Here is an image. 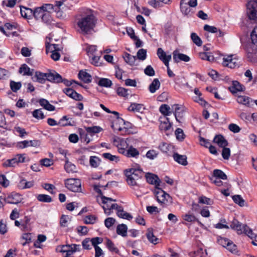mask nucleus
I'll return each instance as SVG.
<instances>
[{
    "mask_svg": "<svg viewBox=\"0 0 257 257\" xmlns=\"http://www.w3.org/2000/svg\"><path fill=\"white\" fill-rule=\"evenodd\" d=\"M97 19L93 12L87 10L78 16L76 24L79 29V32L84 35L90 34L96 24Z\"/></svg>",
    "mask_w": 257,
    "mask_h": 257,
    "instance_id": "1",
    "label": "nucleus"
},
{
    "mask_svg": "<svg viewBox=\"0 0 257 257\" xmlns=\"http://www.w3.org/2000/svg\"><path fill=\"white\" fill-rule=\"evenodd\" d=\"M61 79V75L55 71L49 73H42L36 71L35 76L32 77L34 81H37L42 84L45 83L46 80L53 82H58Z\"/></svg>",
    "mask_w": 257,
    "mask_h": 257,
    "instance_id": "2",
    "label": "nucleus"
},
{
    "mask_svg": "<svg viewBox=\"0 0 257 257\" xmlns=\"http://www.w3.org/2000/svg\"><path fill=\"white\" fill-rule=\"evenodd\" d=\"M127 184L132 186H139V182L143 175V171L139 169L131 168L124 171Z\"/></svg>",
    "mask_w": 257,
    "mask_h": 257,
    "instance_id": "3",
    "label": "nucleus"
},
{
    "mask_svg": "<svg viewBox=\"0 0 257 257\" xmlns=\"http://www.w3.org/2000/svg\"><path fill=\"white\" fill-rule=\"evenodd\" d=\"M251 39L252 44L247 48V51L248 53V57L252 58L253 57L254 55L256 56L257 53V26L255 27L251 34Z\"/></svg>",
    "mask_w": 257,
    "mask_h": 257,
    "instance_id": "4",
    "label": "nucleus"
},
{
    "mask_svg": "<svg viewBox=\"0 0 257 257\" xmlns=\"http://www.w3.org/2000/svg\"><path fill=\"white\" fill-rule=\"evenodd\" d=\"M25 154H19L14 156L11 159H8L3 163V166L5 168H13L18 165L19 163L25 162L26 157Z\"/></svg>",
    "mask_w": 257,
    "mask_h": 257,
    "instance_id": "5",
    "label": "nucleus"
},
{
    "mask_svg": "<svg viewBox=\"0 0 257 257\" xmlns=\"http://www.w3.org/2000/svg\"><path fill=\"white\" fill-rule=\"evenodd\" d=\"M154 193L155 194L157 201L162 206H164L169 202H171L172 199L171 196L160 188L158 187L156 189Z\"/></svg>",
    "mask_w": 257,
    "mask_h": 257,
    "instance_id": "6",
    "label": "nucleus"
},
{
    "mask_svg": "<svg viewBox=\"0 0 257 257\" xmlns=\"http://www.w3.org/2000/svg\"><path fill=\"white\" fill-rule=\"evenodd\" d=\"M222 64L224 67L232 69L238 67L240 62L234 55H224L222 58Z\"/></svg>",
    "mask_w": 257,
    "mask_h": 257,
    "instance_id": "7",
    "label": "nucleus"
},
{
    "mask_svg": "<svg viewBox=\"0 0 257 257\" xmlns=\"http://www.w3.org/2000/svg\"><path fill=\"white\" fill-rule=\"evenodd\" d=\"M66 188L69 190L74 192L81 191V182L78 179H67L65 181Z\"/></svg>",
    "mask_w": 257,
    "mask_h": 257,
    "instance_id": "8",
    "label": "nucleus"
},
{
    "mask_svg": "<svg viewBox=\"0 0 257 257\" xmlns=\"http://www.w3.org/2000/svg\"><path fill=\"white\" fill-rule=\"evenodd\" d=\"M247 15L250 20H257V1H250L247 5Z\"/></svg>",
    "mask_w": 257,
    "mask_h": 257,
    "instance_id": "9",
    "label": "nucleus"
},
{
    "mask_svg": "<svg viewBox=\"0 0 257 257\" xmlns=\"http://www.w3.org/2000/svg\"><path fill=\"white\" fill-rule=\"evenodd\" d=\"M171 110L174 113L176 120L179 122V119L183 116L185 108L179 104H175L171 106Z\"/></svg>",
    "mask_w": 257,
    "mask_h": 257,
    "instance_id": "10",
    "label": "nucleus"
},
{
    "mask_svg": "<svg viewBox=\"0 0 257 257\" xmlns=\"http://www.w3.org/2000/svg\"><path fill=\"white\" fill-rule=\"evenodd\" d=\"M159 128L161 131H164L168 135L167 131L171 130L172 124L167 117L164 116L160 118Z\"/></svg>",
    "mask_w": 257,
    "mask_h": 257,
    "instance_id": "11",
    "label": "nucleus"
},
{
    "mask_svg": "<svg viewBox=\"0 0 257 257\" xmlns=\"http://www.w3.org/2000/svg\"><path fill=\"white\" fill-rule=\"evenodd\" d=\"M145 176L148 183L154 185L156 187V189L159 187L160 185L161 181L157 175L148 173L146 174Z\"/></svg>",
    "mask_w": 257,
    "mask_h": 257,
    "instance_id": "12",
    "label": "nucleus"
},
{
    "mask_svg": "<svg viewBox=\"0 0 257 257\" xmlns=\"http://www.w3.org/2000/svg\"><path fill=\"white\" fill-rule=\"evenodd\" d=\"M120 153L124 155L125 156L131 158H137L140 155L139 151L133 146H130L126 150H120Z\"/></svg>",
    "mask_w": 257,
    "mask_h": 257,
    "instance_id": "13",
    "label": "nucleus"
},
{
    "mask_svg": "<svg viewBox=\"0 0 257 257\" xmlns=\"http://www.w3.org/2000/svg\"><path fill=\"white\" fill-rule=\"evenodd\" d=\"M21 199V196L19 193L12 192L7 198L5 197V202L10 204H18Z\"/></svg>",
    "mask_w": 257,
    "mask_h": 257,
    "instance_id": "14",
    "label": "nucleus"
},
{
    "mask_svg": "<svg viewBox=\"0 0 257 257\" xmlns=\"http://www.w3.org/2000/svg\"><path fill=\"white\" fill-rule=\"evenodd\" d=\"M157 55L159 59L162 60L166 66H168L169 62L171 59V55H167L164 50L159 48L157 50Z\"/></svg>",
    "mask_w": 257,
    "mask_h": 257,
    "instance_id": "15",
    "label": "nucleus"
},
{
    "mask_svg": "<svg viewBox=\"0 0 257 257\" xmlns=\"http://www.w3.org/2000/svg\"><path fill=\"white\" fill-rule=\"evenodd\" d=\"M63 92L69 97L76 100H81L83 99L82 96L76 92L72 88H68L63 90Z\"/></svg>",
    "mask_w": 257,
    "mask_h": 257,
    "instance_id": "16",
    "label": "nucleus"
},
{
    "mask_svg": "<svg viewBox=\"0 0 257 257\" xmlns=\"http://www.w3.org/2000/svg\"><path fill=\"white\" fill-rule=\"evenodd\" d=\"M236 101L238 103L248 107H250L253 105V100L245 95L237 96Z\"/></svg>",
    "mask_w": 257,
    "mask_h": 257,
    "instance_id": "17",
    "label": "nucleus"
},
{
    "mask_svg": "<svg viewBox=\"0 0 257 257\" xmlns=\"http://www.w3.org/2000/svg\"><path fill=\"white\" fill-rule=\"evenodd\" d=\"M40 142L37 140L24 141L18 143V146L21 149H24L28 147H37L40 145Z\"/></svg>",
    "mask_w": 257,
    "mask_h": 257,
    "instance_id": "18",
    "label": "nucleus"
},
{
    "mask_svg": "<svg viewBox=\"0 0 257 257\" xmlns=\"http://www.w3.org/2000/svg\"><path fill=\"white\" fill-rule=\"evenodd\" d=\"M120 124H119V122L115 120V121L112 123L111 127L114 130H117L120 132H122V135L131 134L133 133V132L130 128L126 127H122L120 126Z\"/></svg>",
    "mask_w": 257,
    "mask_h": 257,
    "instance_id": "19",
    "label": "nucleus"
},
{
    "mask_svg": "<svg viewBox=\"0 0 257 257\" xmlns=\"http://www.w3.org/2000/svg\"><path fill=\"white\" fill-rule=\"evenodd\" d=\"M173 56L174 61L177 63H178L179 61L188 62L190 60L189 56L182 53H179L177 50H175L173 52Z\"/></svg>",
    "mask_w": 257,
    "mask_h": 257,
    "instance_id": "20",
    "label": "nucleus"
},
{
    "mask_svg": "<svg viewBox=\"0 0 257 257\" xmlns=\"http://www.w3.org/2000/svg\"><path fill=\"white\" fill-rule=\"evenodd\" d=\"M245 225L239 222L237 220L234 219L232 221L230 227L236 230L238 234H240L244 232Z\"/></svg>",
    "mask_w": 257,
    "mask_h": 257,
    "instance_id": "21",
    "label": "nucleus"
},
{
    "mask_svg": "<svg viewBox=\"0 0 257 257\" xmlns=\"http://www.w3.org/2000/svg\"><path fill=\"white\" fill-rule=\"evenodd\" d=\"M173 157L176 162L182 165L186 166L188 164L187 156L186 155H181L177 153H175L173 154Z\"/></svg>",
    "mask_w": 257,
    "mask_h": 257,
    "instance_id": "22",
    "label": "nucleus"
},
{
    "mask_svg": "<svg viewBox=\"0 0 257 257\" xmlns=\"http://www.w3.org/2000/svg\"><path fill=\"white\" fill-rule=\"evenodd\" d=\"M213 142L217 144L221 148H224V147L228 145L227 141L221 135H216L213 139Z\"/></svg>",
    "mask_w": 257,
    "mask_h": 257,
    "instance_id": "23",
    "label": "nucleus"
},
{
    "mask_svg": "<svg viewBox=\"0 0 257 257\" xmlns=\"http://www.w3.org/2000/svg\"><path fill=\"white\" fill-rule=\"evenodd\" d=\"M78 78L84 83H89L91 82V76L86 70H80L78 75Z\"/></svg>",
    "mask_w": 257,
    "mask_h": 257,
    "instance_id": "24",
    "label": "nucleus"
},
{
    "mask_svg": "<svg viewBox=\"0 0 257 257\" xmlns=\"http://www.w3.org/2000/svg\"><path fill=\"white\" fill-rule=\"evenodd\" d=\"M38 102L41 106L48 111H53L55 109L54 105L51 104L47 100L44 98L39 99Z\"/></svg>",
    "mask_w": 257,
    "mask_h": 257,
    "instance_id": "25",
    "label": "nucleus"
},
{
    "mask_svg": "<svg viewBox=\"0 0 257 257\" xmlns=\"http://www.w3.org/2000/svg\"><path fill=\"white\" fill-rule=\"evenodd\" d=\"M21 16L26 19H30L33 16V11L30 8L25 7H21L20 8Z\"/></svg>",
    "mask_w": 257,
    "mask_h": 257,
    "instance_id": "26",
    "label": "nucleus"
},
{
    "mask_svg": "<svg viewBox=\"0 0 257 257\" xmlns=\"http://www.w3.org/2000/svg\"><path fill=\"white\" fill-rule=\"evenodd\" d=\"M128 109L131 111L143 112L145 109V107H144V105L142 104L133 103L130 105L128 108Z\"/></svg>",
    "mask_w": 257,
    "mask_h": 257,
    "instance_id": "27",
    "label": "nucleus"
},
{
    "mask_svg": "<svg viewBox=\"0 0 257 257\" xmlns=\"http://www.w3.org/2000/svg\"><path fill=\"white\" fill-rule=\"evenodd\" d=\"M146 236L149 241L154 244H156L158 243L159 239L154 235L153 229L152 228H148L146 233Z\"/></svg>",
    "mask_w": 257,
    "mask_h": 257,
    "instance_id": "28",
    "label": "nucleus"
},
{
    "mask_svg": "<svg viewBox=\"0 0 257 257\" xmlns=\"http://www.w3.org/2000/svg\"><path fill=\"white\" fill-rule=\"evenodd\" d=\"M66 158L65 164L64 166V168L65 171L69 173H75L76 172V168L75 165L70 162L68 160V159L67 157Z\"/></svg>",
    "mask_w": 257,
    "mask_h": 257,
    "instance_id": "29",
    "label": "nucleus"
},
{
    "mask_svg": "<svg viewBox=\"0 0 257 257\" xmlns=\"http://www.w3.org/2000/svg\"><path fill=\"white\" fill-rule=\"evenodd\" d=\"M160 85L161 83L159 79L155 78L149 85V90L151 93H154L159 89Z\"/></svg>",
    "mask_w": 257,
    "mask_h": 257,
    "instance_id": "30",
    "label": "nucleus"
},
{
    "mask_svg": "<svg viewBox=\"0 0 257 257\" xmlns=\"http://www.w3.org/2000/svg\"><path fill=\"white\" fill-rule=\"evenodd\" d=\"M46 12L41 7H38L33 11V16L37 20H40Z\"/></svg>",
    "mask_w": 257,
    "mask_h": 257,
    "instance_id": "31",
    "label": "nucleus"
},
{
    "mask_svg": "<svg viewBox=\"0 0 257 257\" xmlns=\"http://www.w3.org/2000/svg\"><path fill=\"white\" fill-rule=\"evenodd\" d=\"M159 110L160 112L164 115V116L165 117L169 115L172 112L171 107L166 104H162L159 108Z\"/></svg>",
    "mask_w": 257,
    "mask_h": 257,
    "instance_id": "32",
    "label": "nucleus"
},
{
    "mask_svg": "<svg viewBox=\"0 0 257 257\" xmlns=\"http://www.w3.org/2000/svg\"><path fill=\"white\" fill-rule=\"evenodd\" d=\"M127 227L124 224H121L117 225L116 227V233L123 237L127 235Z\"/></svg>",
    "mask_w": 257,
    "mask_h": 257,
    "instance_id": "33",
    "label": "nucleus"
},
{
    "mask_svg": "<svg viewBox=\"0 0 257 257\" xmlns=\"http://www.w3.org/2000/svg\"><path fill=\"white\" fill-rule=\"evenodd\" d=\"M229 90L233 93H236L238 91L242 90V86L237 81H233L232 86L229 87Z\"/></svg>",
    "mask_w": 257,
    "mask_h": 257,
    "instance_id": "34",
    "label": "nucleus"
},
{
    "mask_svg": "<svg viewBox=\"0 0 257 257\" xmlns=\"http://www.w3.org/2000/svg\"><path fill=\"white\" fill-rule=\"evenodd\" d=\"M34 69L31 70L30 68L25 64L22 65L19 69L20 73H23L24 75L32 76Z\"/></svg>",
    "mask_w": 257,
    "mask_h": 257,
    "instance_id": "35",
    "label": "nucleus"
},
{
    "mask_svg": "<svg viewBox=\"0 0 257 257\" xmlns=\"http://www.w3.org/2000/svg\"><path fill=\"white\" fill-rule=\"evenodd\" d=\"M117 215L121 218L126 219L130 220L133 218V216L128 213L124 211L122 207L121 206L116 212Z\"/></svg>",
    "mask_w": 257,
    "mask_h": 257,
    "instance_id": "36",
    "label": "nucleus"
},
{
    "mask_svg": "<svg viewBox=\"0 0 257 257\" xmlns=\"http://www.w3.org/2000/svg\"><path fill=\"white\" fill-rule=\"evenodd\" d=\"M125 62L130 65H135V62L137 59L136 56L131 55L128 53H125L123 56Z\"/></svg>",
    "mask_w": 257,
    "mask_h": 257,
    "instance_id": "37",
    "label": "nucleus"
},
{
    "mask_svg": "<svg viewBox=\"0 0 257 257\" xmlns=\"http://www.w3.org/2000/svg\"><path fill=\"white\" fill-rule=\"evenodd\" d=\"M182 218L185 221L189 222H193L195 221H197L199 224L203 225V224L197 219L196 217L194 215L190 214L189 213L183 215Z\"/></svg>",
    "mask_w": 257,
    "mask_h": 257,
    "instance_id": "38",
    "label": "nucleus"
},
{
    "mask_svg": "<svg viewBox=\"0 0 257 257\" xmlns=\"http://www.w3.org/2000/svg\"><path fill=\"white\" fill-rule=\"evenodd\" d=\"M85 130L87 133L90 135H92L99 133L102 130V128L98 126H93L91 127H86Z\"/></svg>",
    "mask_w": 257,
    "mask_h": 257,
    "instance_id": "39",
    "label": "nucleus"
},
{
    "mask_svg": "<svg viewBox=\"0 0 257 257\" xmlns=\"http://www.w3.org/2000/svg\"><path fill=\"white\" fill-rule=\"evenodd\" d=\"M190 7L189 5H187L186 3H180V4L181 12L184 15L188 16L190 15L191 12Z\"/></svg>",
    "mask_w": 257,
    "mask_h": 257,
    "instance_id": "40",
    "label": "nucleus"
},
{
    "mask_svg": "<svg viewBox=\"0 0 257 257\" xmlns=\"http://www.w3.org/2000/svg\"><path fill=\"white\" fill-rule=\"evenodd\" d=\"M68 247L69 248L68 252L67 254H66V256L65 257H68L71 255L73 252L79 250L80 246V245H77L75 244H72L71 245H68Z\"/></svg>",
    "mask_w": 257,
    "mask_h": 257,
    "instance_id": "41",
    "label": "nucleus"
},
{
    "mask_svg": "<svg viewBox=\"0 0 257 257\" xmlns=\"http://www.w3.org/2000/svg\"><path fill=\"white\" fill-rule=\"evenodd\" d=\"M233 201L240 207H243L245 205V200L239 195H235L232 197Z\"/></svg>",
    "mask_w": 257,
    "mask_h": 257,
    "instance_id": "42",
    "label": "nucleus"
},
{
    "mask_svg": "<svg viewBox=\"0 0 257 257\" xmlns=\"http://www.w3.org/2000/svg\"><path fill=\"white\" fill-rule=\"evenodd\" d=\"M213 176L214 177L216 178L221 179L223 180L227 179V176L226 175V174L220 170H214L213 171Z\"/></svg>",
    "mask_w": 257,
    "mask_h": 257,
    "instance_id": "43",
    "label": "nucleus"
},
{
    "mask_svg": "<svg viewBox=\"0 0 257 257\" xmlns=\"http://www.w3.org/2000/svg\"><path fill=\"white\" fill-rule=\"evenodd\" d=\"M112 84L111 81L107 78H101L98 82L99 86L105 87H110Z\"/></svg>",
    "mask_w": 257,
    "mask_h": 257,
    "instance_id": "44",
    "label": "nucleus"
},
{
    "mask_svg": "<svg viewBox=\"0 0 257 257\" xmlns=\"http://www.w3.org/2000/svg\"><path fill=\"white\" fill-rule=\"evenodd\" d=\"M40 20L47 25H51L53 24V20L50 14L48 12H46V13L43 15V18H42Z\"/></svg>",
    "mask_w": 257,
    "mask_h": 257,
    "instance_id": "45",
    "label": "nucleus"
},
{
    "mask_svg": "<svg viewBox=\"0 0 257 257\" xmlns=\"http://www.w3.org/2000/svg\"><path fill=\"white\" fill-rule=\"evenodd\" d=\"M191 39L197 46H201L202 45V40L195 33H192L191 34Z\"/></svg>",
    "mask_w": 257,
    "mask_h": 257,
    "instance_id": "46",
    "label": "nucleus"
},
{
    "mask_svg": "<svg viewBox=\"0 0 257 257\" xmlns=\"http://www.w3.org/2000/svg\"><path fill=\"white\" fill-rule=\"evenodd\" d=\"M106 246L108 249L115 253H118L119 251L118 249L115 246L114 244L109 239L106 240Z\"/></svg>",
    "mask_w": 257,
    "mask_h": 257,
    "instance_id": "47",
    "label": "nucleus"
},
{
    "mask_svg": "<svg viewBox=\"0 0 257 257\" xmlns=\"http://www.w3.org/2000/svg\"><path fill=\"white\" fill-rule=\"evenodd\" d=\"M37 199L41 202L49 203L52 201V198L48 195L39 194L37 196Z\"/></svg>",
    "mask_w": 257,
    "mask_h": 257,
    "instance_id": "48",
    "label": "nucleus"
},
{
    "mask_svg": "<svg viewBox=\"0 0 257 257\" xmlns=\"http://www.w3.org/2000/svg\"><path fill=\"white\" fill-rule=\"evenodd\" d=\"M32 115L34 117L38 119L45 118V115L41 108L34 110L32 112Z\"/></svg>",
    "mask_w": 257,
    "mask_h": 257,
    "instance_id": "49",
    "label": "nucleus"
},
{
    "mask_svg": "<svg viewBox=\"0 0 257 257\" xmlns=\"http://www.w3.org/2000/svg\"><path fill=\"white\" fill-rule=\"evenodd\" d=\"M102 157L105 159L108 160L110 161H114L115 162H117L119 160L118 157L115 155H112L110 153H103L102 155Z\"/></svg>",
    "mask_w": 257,
    "mask_h": 257,
    "instance_id": "50",
    "label": "nucleus"
},
{
    "mask_svg": "<svg viewBox=\"0 0 257 257\" xmlns=\"http://www.w3.org/2000/svg\"><path fill=\"white\" fill-rule=\"evenodd\" d=\"M100 159L96 156H91L90 158V165L91 167L96 168L100 164Z\"/></svg>",
    "mask_w": 257,
    "mask_h": 257,
    "instance_id": "51",
    "label": "nucleus"
},
{
    "mask_svg": "<svg viewBox=\"0 0 257 257\" xmlns=\"http://www.w3.org/2000/svg\"><path fill=\"white\" fill-rule=\"evenodd\" d=\"M130 91L127 89H125L123 87H119L117 89V93L118 95L122 97H127L130 95V93L128 92Z\"/></svg>",
    "mask_w": 257,
    "mask_h": 257,
    "instance_id": "52",
    "label": "nucleus"
},
{
    "mask_svg": "<svg viewBox=\"0 0 257 257\" xmlns=\"http://www.w3.org/2000/svg\"><path fill=\"white\" fill-rule=\"evenodd\" d=\"M175 135L176 136V139L180 141H182L183 140H184L185 137V135H184V132H183V131L182 129L180 128H178L176 129V130L175 131Z\"/></svg>",
    "mask_w": 257,
    "mask_h": 257,
    "instance_id": "53",
    "label": "nucleus"
},
{
    "mask_svg": "<svg viewBox=\"0 0 257 257\" xmlns=\"http://www.w3.org/2000/svg\"><path fill=\"white\" fill-rule=\"evenodd\" d=\"M159 153L154 150H151L146 153V157L149 159L153 160L157 157Z\"/></svg>",
    "mask_w": 257,
    "mask_h": 257,
    "instance_id": "54",
    "label": "nucleus"
},
{
    "mask_svg": "<svg viewBox=\"0 0 257 257\" xmlns=\"http://www.w3.org/2000/svg\"><path fill=\"white\" fill-rule=\"evenodd\" d=\"M90 242L91 245H93L95 248V247L98 246L97 245L98 244H100L103 242V238L99 237H93L90 239Z\"/></svg>",
    "mask_w": 257,
    "mask_h": 257,
    "instance_id": "55",
    "label": "nucleus"
},
{
    "mask_svg": "<svg viewBox=\"0 0 257 257\" xmlns=\"http://www.w3.org/2000/svg\"><path fill=\"white\" fill-rule=\"evenodd\" d=\"M199 56L202 60H207L208 61H212L214 60L213 56L206 52L200 53Z\"/></svg>",
    "mask_w": 257,
    "mask_h": 257,
    "instance_id": "56",
    "label": "nucleus"
},
{
    "mask_svg": "<svg viewBox=\"0 0 257 257\" xmlns=\"http://www.w3.org/2000/svg\"><path fill=\"white\" fill-rule=\"evenodd\" d=\"M222 148L221 155L223 158L225 160H228L230 156V149L225 147Z\"/></svg>",
    "mask_w": 257,
    "mask_h": 257,
    "instance_id": "57",
    "label": "nucleus"
},
{
    "mask_svg": "<svg viewBox=\"0 0 257 257\" xmlns=\"http://www.w3.org/2000/svg\"><path fill=\"white\" fill-rule=\"evenodd\" d=\"M21 86L22 84L21 82H16L12 81L10 83L11 88L14 92H17L21 88Z\"/></svg>",
    "mask_w": 257,
    "mask_h": 257,
    "instance_id": "58",
    "label": "nucleus"
},
{
    "mask_svg": "<svg viewBox=\"0 0 257 257\" xmlns=\"http://www.w3.org/2000/svg\"><path fill=\"white\" fill-rule=\"evenodd\" d=\"M128 145L127 144L126 141L123 139H121L120 143H119V147H118V152L120 153V150H126V149L128 148Z\"/></svg>",
    "mask_w": 257,
    "mask_h": 257,
    "instance_id": "59",
    "label": "nucleus"
},
{
    "mask_svg": "<svg viewBox=\"0 0 257 257\" xmlns=\"http://www.w3.org/2000/svg\"><path fill=\"white\" fill-rule=\"evenodd\" d=\"M147 51L144 49H140L137 52V57L141 60H144L146 58Z\"/></svg>",
    "mask_w": 257,
    "mask_h": 257,
    "instance_id": "60",
    "label": "nucleus"
},
{
    "mask_svg": "<svg viewBox=\"0 0 257 257\" xmlns=\"http://www.w3.org/2000/svg\"><path fill=\"white\" fill-rule=\"evenodd\" d=\"M144 73L146 75L149 76H153L155 74V70L151 65L147 66L144 70Z\"/></svg>",
    "mask_w": 257,
    "mask_h": 257,
    "instance_id": "61",
    "label": "nucleus"
},
{
    "mask_svg": "<svg viewBox=\"0 0 257 257\" xmlns=\"http://www.w3.org/2000/svg\"><path fill=\"white\" fill-rule=\"evenodd\" d=\"M69 118L66 116H64L58 122V124L61 126L72 125L70 121H68Z\"/></svg>",
    "mask_w": 257,
    "mask_h": 257,
    "instance_id": "62",
    "label": "nucleus"
},
{
    "mask_svg": "<svg viewBox=\"0 0 257 257\" xmlns=\"http://www.w3.org/2000/svg\"><path fill=\"white\" fill-rule=\"evenodd\" d=\"M97 217L94 215H88L85 217L84 222L86 224H93L96 221Z\"/></svg>",
    "mask_w": 257,
    "mask_h": 257,
    "instance_id": "63",
    "label": "nucleus"
},
{
    "mask_svg": "<svg viewBox=\"0 0 257 257\" xmlns=\"http://www.w3.org/2000/svg\"><path fill=\"white\" fill-rule=\"evenodd\" d=\"M169 145L168 144L166 143L162 142L161 143L159 147L158 148L163 153H167L168 151L169 150Z\"/></svg>",
    "mask_w": 257,
    "mask_h": 257,
    "instance_id": "64",
    "label": "nucleus"
}]
</instances>
